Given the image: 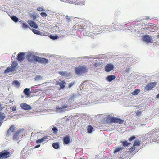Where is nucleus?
I'll return each instance as SVG.
<instances>
[{
  "label": "nucleus",
  "instance_id": "nucleus-57",
  "mask_svg": "<svg viewBox=\"0 0 159 159\" xmlns=\"http://www.w3.org/2000/svg\"><path fill=\"white\" fill-rule=\"evenodd\" d=\"M143 125V124H141V125Z\"/></svg>",
  "mask_w": 159,
  "mask_h": 159
},
{
  "label": "nucleus",
  "instance_id": "nucleus-16",
  "mask_svg": "<svg viewBox=\"0 0 159 159\" xmlns=\"http://www.w3.org/2000/svg\"><path fill=\"white\" fill-rule=\"evenodd\" d=\"M16 70V68H13L11 66H9L5 70L4 73L5 74L7 73L10 72H14Z\"/></svg>",
  "mask_w": 159,
  "mask_h": 159
},
{
  "label": "nucleus",
  "instance_id": "nucleus-36",
  "mask_svg": "<svg viewBox=\"0 0 159 159\" xmlns=\"http://www.w3.org/2000/svg\"><path fill=\"white\" fill-rule=\"evenodd\" d=\"M50 39H51L55 40L56 39H57L58 38V36L57 35H50L49 36Z\"/></svg>",
  "mask_w": 159,
  "mask_h": 159
},
{
  "label": "nucleus",
  "instance_id": "nucleus-34",
  "mask_svg": "<svg viewBox=\"0 0 159 159\" xmlns=\"http://www.w3.org/2000/svg\"><path fill=\"white\" fill-rule=\"evenodd\" d=\"M139 89H135L134 90V91L131 94L133 95H137L138 93H139Z\"/></svg>",
  "mask_w": 159,
  "mask_h": 159
},
{
  "label": "nucleus",
  "instance_id": "nucleus-38",
  "mask_svg": "<svg viewBox=\"0 0 159 159\" xmlns=\"http://www.w3.org/2000/svg\"><path fill=\"white\" fill-rule=\"evenodd\" d=\"M74 18V17H69L67 16V17H66V20L68 22H69L71 21Z\"/></svg>",
  "mask_w": 159,
  "mask_h": 159
},
{
  "label": "nucleus",
  "instance_id": "nucleus-33",
  "mask_svg": "<svg viewBox=\"0 0 159 159\" xmlns=\"http://www.w3.org/2000/svg\"><path fill=\"white\" fill-rule=\"evenodd\" d=\"M11 18L14 22H16L18 21V18L15 16H12Z\"/></svg>",
  "mask_w": 159,
  "mask_h": 159
},
{
  "label": "nucleus",
  "instance_id": "nucleus-46",
  "mask_svg": "<svg viewBox=\"0 0 159 159\" xmlns=\"http://www.w3.org/2000/svg\"><path fill=\"white\" fill-rule=\"evenodd\" d=\"M31 17L33 20H35L36 18V16L35 15H32Z\"/></svg>",
  "mask_w": 159,
  "mask_h": 159
},
{
  "label": "nucleus",
  "instance_id": "nucleus-39",
  "mask_svg": "<svg viewBox=\"0 0 159 159\" xmlns=\"http://www.w3.org/2000/svg\"><path fill=\"white\" fill-rule=\"evenodd\" d=\"M52 130L53 131V132L56 134L57 133V131H58V129L56 127H54L52 128Z\"/></svg>",
  "mask_w": 159,
  "mask_h": 159
},
{
  "label": "nucleus",
  "instance_id": "nucleus-7",
  "mask_svg": "<svg viewBox=\"0 0 159 159\" xmlns=\"http://www.w3.org/2000/svg\"><path fill=\"white\" fill-rule=\"evenodd\" d=\"M36 62L42 64H46L48 62V60L44 58L38 57Z\"/></svg>",
  "mask_w": 159,
  "mask_h": 159
},
{
  "label": "nucleus",
  "instance_id": "nucleus-56",
  "mask_svg": "<svg viewBox=\"0 0 159 159\" xmlns=\"http://www.w3.org/2000/svg\"><path fill=\"white\" fill-rule=\"evenodd\" d=\"M101 103V102H96V103Z\"/></svg>",
  "mask_w": 159,
  "mask_h": 159
},
{
  "label": "nucleus",
  "instance_id": "nucleus-1",
  "mask_svg": "<svg viewBox=\"0 0 159 159\" xmlns=\"http://www.w3.org/2000/svg\"><path fill=\"white\" fill-rule=\"evenodd\" d=\"M35 53L34 52H29L27 53L26 58L30 62H34L36 61L38 57L35 56Z\"/></svg>",
  "mask_w": 159,
  "mask_h": 159
},
{
  "label": "nucleus",
  "instance_id": "nucleus-4",
  "mask_svg": "<svg viewBox=\"0 0 159 159\" xmlns=\"http://www.w3.org/2000/svg\"><path fill=\"white\" fill-rule=\"evenodd\" d=\"M10 155V153L8 150H4L0 152V159L7 158L9 157Z\"/></svg>",
  "mask_w": 159,
  "mask_h": 159
},
{
  "label": "nucleus",
  "instance_id": "nucleus-11",
  "mask_svg": "<svg viewBox=\"0 0 159 159\" xmlns=\"http://www.w3.org/2000/svg\"><path fill=\"white\" fill-rule=\"evenodd\" d=\"M22 130H19L18 131H17L13 135V139L14 140H18L20 137V134L22 132Z\"/></svg>",
  "mask_w": 159,
  "mask_h": 159
},
{
  "label": "nucleus",
  "instance_id": "nucleus-28",
  "mask_svg": "<svg viewBox=\"0 0 159 159\" xmlns=\"http://www.w3.org/2000/svg\"><path fill=\"white\" fill-rule=\"evenodd\" d=\"M93 127L90 125L88 126L87 128V132L89 133H91L93 132Z\"/></svg>",
  "mask_w": 159,
  "mask_h": 159
},
{
  "label": "nucleus",
  "instance_id": "nucleus-32",
  "mask_svg": "<svg viewBox=\"0 0 159 159\" xmlns=\"http://www.w3.org/2000/svg\"><path fill=\"white\" fill-rule=\"evenodd\" d=\"M13 84L17 87H19L20 85V83L17 80H14L13 82Z\"/></svg>",
  "mask_w": 159,
  "mask_h": 159
},
{
  "label": "nucleus",
  "instance_id": "nucleus-15",
  "mask_svg": "<svg viewBox=\"0 0 159 159\" xmlns=\"http://www.w3.org/2000/svg\"><path fill=\"white\" fill-rule=\"evenodd\" d=\"M28 23L31 27L35 29H37L38 28V26L35 22L30 20L28 21Z\"/></svg>",
  "mask_w": 159,
  "mask_h": 159
},
{
  "label": "nucleus",
  "instance_id": "nucleus-49",
  "mask_svg": "<svg viewBox=\"0 0 159 159\" xmlns=\"http://www.w3.org/2000/svg\"><path fill=\"white\" fill-rule=\"evenodd\" d=\"M100 64L99 63L97 62L95 64V66L96 67H98V66Z\"/></svg>",
  "mask_w": 159,
  "mask_h": 159
},
{
  "label": "nucleus",
  "instance_id": "nucleus-29",
  "mask_svg": "<svg viewBox=\"0 0 159 159\" xmlns=\"http://www.w3.org/2000/svg\"><path fill=\"white\" fill-rule=\"evenodd\" d=\"M123 149V148L122 147H120L118 148H116L114 151V153H116L117 152L120 151H121Z\"/></svg>",
  "mask_w": 159,
  "mask_h": 159
},
{
  "label": "nucleus",
  "instance_id": "nucleus-50",
  "mask_svg": "<svg viewBox=\"0 0 159 159\" xmlns=\"http://www.w3.org/2000/svg\"><path fill=\"white\" fill-rule=\"evenodd\" d=\"M73 85V84L72 83H70L68 86L69 88L71 87Z\"/></svg>",
  "mask_w": 159,
  "mask_h": 159
},
{
  "label": "nucleus",
  "instance_id": "nucleus-40",
  "mask_svg": "<svg viewBox=\"0 0 159 159\" xmlns=\"http://www.w3.org/2000/svg\"><path fill=\"white\" fill-rule=\"evenodd\" d=\"M135 147L133 145L131 148H129V151L130 152H132L134 150H135Z\"/></svg>",
  "mask_w": 159,
  "mask_h": 159
},
{
  "label": "nucleus",
  "instance_id": "nucleus-20",
  "mask_svg": "<svg viewBox=\"0 0 159 159\" xmlns=\"http://www.w3.org/2000/svg\"><path fill=\"white\" fill-rule=\"evenodd\" d=\"M58 74L62 77H67L69 75V74L67 72L65 71H60L58 72Z\"/></svg>",
  "mask_w": 159,
  "mask_h": 159
},
{
  "label": "nucleus",
  "instance_id": "nucleus-27",
  "mask_svg": "<svg viewBox=\"0 0 159 159\" xmlns=\"http://www.w3.org/2000/svg\"><path fill=\"white\" fill-rule=\"evenodd\" d=\"M43 77L41 75H37L35 77L34 79L36 81H39L43 79Z\"/></svg>",
  "mask_w": 159,
  "mask_h": 159
},
{
  "label": "nucleus",
  "instance_id": "nucleus-24",
  "mask_svg": "<svg viewBox=\"0 0 159 159\" xmlns=\"http://www.w3.org/2000/svg\"><path fill=\"white\" fill-rule=\"evenodd\" d=\"M32 30L34 34H36L41 35H42L43 34V33L41 32L40 31L35 29H33Z\"/></svg>",
  "mask_w": 159,
  "mask_h": 159
},
{
  "label": "nucleus",
  "instance_id": "nucleus-37",
  "mask_svg": "<svg viewBox=\"0 0 159 159\" xmlns=\"http://www.w3.org/2000/svg\"><path fill=\"white\" fill-rule=\"evenodd\" d=\"M22 27L24 29H28L29 28H30L28 27L27 24L26 23H22Z\"/></svg>",
  "mask_w": 159,
  "mask_h": 159
},
{
  "label": "nucleus",
  "instance_id": "nucleus-21",
  "mask_svg": "<svg viewBox=\"0 0 159 159\" xmlns=\"http://www.w3.org/2000/svg\"><path fill=\"white\" fill-rule=\"evenodd\" d=\"M56 110L57 111L63 112L65 111V110L63 107H61V105L60 106H57L56 107Z\"/></svg>",
  "mask_w": 159,
  "mask_h": 159
},
{
  "label": "nucleus",
  "instance_id": "nucleus-47",
  "mask_svg": "<svg viewBox=\"0 0 159 159\" xmlns=\"http://www.w3.org/2000/svg\"><path fill=\"white\" fill-rule=\"evenodd\" d=\"M40 146V144H38L36 146H35V147L34 148H37Z\"/></svg>",
  "mask_w": 159,
  "mask_h": 159
},
{
  "label": "nucleus",
  "instance_id": "nucleus-30",
  "mask_svg": "<svg viewBox=\"0 0 159 159\" xmlns=\"http://www.w3.org/2000/svg\"><path fill=\"white\" fill-rule=\"evenodd\" d=\"M140 145V143L139 140V139H136L135 140V141L134 143L133 146L134 147L137 146H139Z\"/></svg>",
  "mask_w": 159,
  "mask_h": 159
},
{
  "label": "nucleus",
  "instance_id": "nucleus-53",
  "mask_svg": "<svg viewBox=\"0 0 159 159\" xmlns=\"http://www.w3.org/2000/svg\"><path fill=\"white\" fill-rule=\"evenodd\" d=\"M2 123V122L0 121V127L1 126Z\"/></svg>",
  "mask_w": 159,
  "mask_h": 159
},
{
  "label": "nucleus",
  "instance_id": "nucleus-13",
  "mask_svg": "<svg viewBox=\"0 0 159 159\" xmlns=\"http://www.w3.org/2000/svg\"><path fill=\"white\" fill-rule=\"evenodd\" d=\"M20 107L22 109L25 110H30L32 108L31 107L30 105L25 103H21Z\"/></svg>",
  "mask_w": 159,
  "mask_h": 159
},
{
  "label": "nucleus",
  "instance_id": "nucleus-54",
  "mask_svg": "<svg viewBox=\"0 0 159 159\" xmlns=\"http://www.w3.org/2000/svg\"><path fill=\"white\" fill-rule=\"evenodd\" d=\"M138 114H139V113L138 112H137L136 113V114L138 115Z\"/></svg>",
  "mask_w": 159,
  "mask_h": 159
},
{
  "label": "nucleus",
  "instance_id": "nucleus-42",
  "mask_svg": "<svg viewBox=\"0 0 159 159\" xmlns=\"http://www.w3.org/2000/svg\"><path fill=\"white\" fill-rule=\"evenodd\" d=\"M37 10L38 11H45L44 10L42 7H38L37 9Z\"/></svg>",
  "mask_w": 159,
  "mask_h": 159
},
{
  "label": "nucleus",
  "instance_id": "nucleus-52",
  "mask_svg": "<svg viewBox=\"0 0 159 159\" xmlns=\"http://www.w3.org/2000/svg\"><path fill=\"white\" fill-rule=\"evenodd\" d=\"M156 98H159V93L156 96Z\"/></svg>",
  "mask_w": 159,
  "mask_h": 159
},
{
  "label": "nucleus",
  "instance_id": "nucleus-9",
  "mask_svg": "<svg viewBox=\"0 0 159 159\" xmlns=\"http://www.w3.org/2000/svg\"><path fill=\"white\" fill-rule=\"evenodd\" d=\"M15 126L14 125H12L9 129L7 133L6 134V137L7 138V137H9L10 136H11L12 133L14 132L15 130Z\"/></svg>",
  "mask_w": 159,
  "mask_h": 159
},
{
  "label": "nucleus",
  "instance_id": "nucleus-6",
  "mask_svg": "<svg viewBox=\"0 0 159 159\" xmlns=\"http://www.w3.org/2000/svg\"><path fill=\"white\" fill-rule=\"evenodd\" d=\"M142 39L144 41L147 43H152L153 42V39L152 36L148 35H144L142 38Z\"/></svg>",
  "mask_w": 159,
  "mask_h": 159
},
{
  "label": "nucleus",
  "instance_id": "nucleus-25",
  "mask_svg": "<svg viewBox=\"0 0 159 159\" xmlns=\"http://www.w3.org/2000/svg\"><path fill=\"white\" fill-rule=\"evenodd\" d=\"M23 92L26 95L29 96L31 93L30 92V89L25 88L23 90Z\"/></svg>",
  "mask_w": 159,
  "mask_h": 159
},
{
  "label": "nucleus",
  "instance_id": "nucleus-19",
  "mask_svg": "<svg viewBox=\"0 0 159 159\" xmlns=\"http://www.w3.org/2000/svg\"><path fill=\"white\" fill-rule=\"evenodd\" d=\"M70 139L69 136L68 135H66L63 139L64 143L67 144L70 143Z\"/></svg>",
  "mask_w": 159,
  "mask_h": 159
},
{
  "label": "nucleus",
  "instance_id": "nucleus-48",
  "mask_svg": "<svg viewBox=\"0 0 159 159\" xmlns=\"http://www.w3.org/2000/svg\"><path fill=\"white\" fill-rule=\"evenodd\" d=\"M75 1L76 0H68V1L69 2V3L72 4L73 3L71 2V1H73V2H75Z\"/></svg>",
  "mask_w": 159,
  "mask_h": 159
},
{
  "label": "nucleus",
  "instance_id": "nucleus-5",
  "mask_svg": "<svg viewBox=\"0 0 159 159\" xmlns=\"http://www.w3.org/2000/svg\"><path fill=\"white\" fill-rule=\"evenodd\" d=\"M109 120L110 122L118 123L120 124H123L124 122L123 120L115 117H110Z\"/></svg>",
  "mask_w": 159,
  "mask_h": 159
},
{
  "label": "nucleus",
  "instance_id": "nucleus-41",
  "mask_svg": "<svg viewBox=\"0 0 159 159\" xmlns=\"http://www.w3.org/2000/svg\"><path fill=\"white\" fill-rule=\"evenodd\" d=\"M40 15L43 17H46L47 16V14L46 13L43 12H41Z\"/></svg>",
  "mask_w": 159,
  "mask_h": 159
},
{
  "label": "nucleus",
  "instance_id": "nucleus-17",
  "mask_svg": "<svg viewBox=\"0 0 159 159\" xmlns=\"http://www.w3.org/2000/svg\"><path fill=\"white\" fill-rule=\"evenodd\" d=\"M71 2L73 3V4L82 5L84 4V0H76L75 2H73V1H71Z\"/></svg>",
  "mask_w": 159,
  "mask_h": 159
},
{
  "label": "nucleus",
  "instance_id": "nucleus-22",
  "mask_svg": "<svg viewBox=\"0 0 159 159\" xmlns=\"http://www.w3.org/2000/svg\"><path fill=\"white\" fill-rule=\"evenodd\" d=\"M48 136H45L42 138L36 140V143H41L43 142L45 140L47 139L48 137Z\"/></svg>",
  "mask_w": 159,
  "mask_h": 159
},
{
  "label": "nucleus",
  "instance_id": "nucleus-26",
  "mask_svg": "<svg viewBox=\"0 0 159 159\" xmlns=\"http://www.w3.org/2000/svg\"><path fill=\"white\" fill-rule=\"evenodd\" d=\"M52 146V147L55 149H58L59 148L60 145L58 142L53 143Z\"/></svg>",
  "mask_w": 159,
  "mask_h": 159
},
{
  "label": "nucleus",
  "instance_id": "nucleus-10",
  "mask_svg": "<svg viewBox=\"0 0 159 159\" xmlns=\"http://www.w3.org/2000/svg\"><path fill=\"white\" fill-rule=\"evenodd\" d=\"M114 67V65L111 63L107 64L105 66V70L106 72H108L112 70Z\"/></svg>",
  "mask_w": 159,
  "mask_h": 159
},
{
  "label": "nucleus",
  "instance_id": "nucleus-44",
  "mask_svg": "<svg viewBox=\"0 0 159 159\" xmlns=\"http://www.w3.org/2000/svg\"><path fill=\"white\" fill-rule=\"evenodd\" d=\"M16 107H13L12 108V110L13 111H16Z\"/></svg>",
  "mask_w": 159,
  "mask_h": 159
},
{
  "label": "nucleus",
  "instance_id": "nucleus-23",
  "mask_svg": "<svg viewBox=\"0 0 159 159\" xmlns=\"http://www.w3.org/2000/svg\"><path fill=\"white\" fill-rule=\"evenodd\" d=\"M115 78L116 77L114 75H109L107 77L106 79L108 82H110L114 80Z\"/></svg>",
  "mask_w": 159,
  "mask_h": 159
},
{
  "label": "nucleus",
  "instance_id": "nucleus-12",
  "mask_svg": "<svg viewBox=\"0 0 159 159\" xmlns=\"http://www.w3.org/2000/svg\"><path fill=\"white\" fill-rule=\"evenodd\" d=\"M25 54L23 52L19 53L17 57V60L20 62L23 61L24 58Z\"/></svg>",
  "mask_w": 159,
  "mask_h": 159
},
{
  "label": "nucleus",
  "instance_id": "nucleus-18",
  "mask_svg": "<svg viewBox=\"0 0 159 159\" xmlns=\"http://www.w3.org/2000/svg\"><path fill=\"white\" fill-rule=\"evenodd\" d=\"M56 84L57 85H59L61 89H63L65 87V81H62L61 82L57 81L56 82Z\"/></svg>",
  "mask_w": 159,
  "mask_h": 159
},
{
  "label": "nucleus",
  "instance_id": "nucleus-2",
  "mask_svg": "<svg viewBox=\"0 0 159 159\" xmlns=\"http://www.w3.org/2000/svg\"><path fill=\"white\" fill-rule=\"evenodd\" d=\"M88 68L85 66H79L75 69V72L77 75H81L82 74L87 72Z\"/></svg>",
  "mask_w": 159,
  "mask_h": 159
},
{
  "label": "nucleus",
  "instance_id": "nucleus-14",
  "mask_svg": "<svg viewBox=\"0 0 159 159\" xmlns=\"http://www.w3.org/2000/svg\"><path fill=\"white\" fill-rule=\"evenodd\" d=\"M120 143H121L122 145V146H121V147L123 148V149L131 144V143L128 142L126 140L121 141Z\"/></svg>",
  "mask_w": 159,
  "mask_h": 159
},
{
  "label": "nucleus",
  "instance_id": "nucleus-35",
  "mask_svg": "<svg viewBox=\"0 0 159 159\" xmlns=\"http://www.w3.org/2000/svg\"><path fill=\"white\" fill-rule=\"evenodd\" d=\"M5 117L4 114L0 113V121L2 122V120L4 119Z\"/></svg>",
  "mask_w": 159,
  "mask_h": 159
},
{
  "label": "nucleus",
  "instance_id": "nucleus-8",
  "mask_svg": "<svg viewBox=\"0 0 159 159\" xmlns=\"http://www.w3.org/2000/svg\"><path fill=\"white\" fill-rule=\"evenodd\" d=\"M157 84L156 82L151 83L147 84L145 87V89L146 90H151L152 88L155 87Z\"/></svg>",
  "mask_w": 159,
  "mask_h": 159
},
{
  "label": "nucleus",
  "instance_id": "nucleus-3",
  "mask_svg": "<svg viewBox=\"0 0 159 159\" xmlns=\"http://www.w3.org/2000/svg\"><path fill=\"white\" fill-rule=\"evenodd\" d=\"M73 98L71 97L69 98V99L66 101V102L65 101L61 104V107H63L65 110L67 108L70 107L74 104L73 103Z\"/></svg>",
  "mask_w": 159,
  "mask_h": 159
},
{
  "label": "nucleus",
  "instance_id": "nucleus-43",
  "mask_svg": "<svg viewBox=\"0 0 159 159\" xmlns=\"http://www.w3.org/2000/svg\"><path fill=\"white\" fill-rule=\"evenodd\" d=\"M135 138L136 137L134 136H133L129 138V140L130 141H131L135 139Z\"/></svg>",
  "mask_w": 159,
  "mask_h": 159
},
{
  "label": "nucleus",
  "instance_id": "nucleus-51",
  "mask_svg": "<svg viewBox=\"0 0 159 159\" xmlns=\"http://www.w3.org/2000/svg\"><path fill=\"white\" fill-rule=\"evenodd\" d=\"M25 148H23V150H22L21 152H24V150L26 151V149L25 150Z\"/></svg>",
  "mask_w": 159,
  "mask_h": 159
},
{
  "label": "nucleus",
  "instance_id": "nucleus-31",
  "mask_svg": "<svg viewBox=\"0 0 159 159\" xmlns=\"http://www.w3.org/2000/svg\"><path fill=\"white\" fill-rule=\"evenodd\" d=\"M17 63L16 61H14L13 63L11 64V66L13 68H16V66L17 65Z\"/></svg>",
  "mask_w": 159,
  "mask_h": 159
},
{
  "label": "nucleus",
  "instance_id": "nucleus-45",
  "mask_svg": "<svg viewBox=\"0 0 159 159\" xmlns=\"http://www.w3.org/2000/svg\"><path fill=\"white\" fill-rule=\"evenodd\" d=\"M86 81H84L81 84V86H83L84 85H85L86 84Z\"/></svg>",
  "mask_w": 159,
  "mask_h": 159
},
{
  "label": "nucleus",
  "instance_id": "nucleus-55",
  "mask_svg": "<svg viewBox=\"0 0 159 159\" xmlns=\"http://www.w3.org/2000/svg\"><path fill=\"white\" fill-rule=\"evenodd\" d=\"M65 16L66 17H67V16H68V15H66Z\"/></svg>",
  "mask_w": 159,
  "mask_h": 159
}]
</instances>
